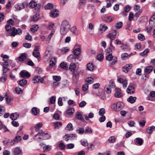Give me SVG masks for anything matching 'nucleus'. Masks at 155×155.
<instances>
[{
  "mask_svg": "<svg viewBox=\"0 0 155 155\" xmlns=\"http://www.w3.org/2000/svg\"><path fill=\"white\" fill-rule=\"evenodd\" d=\"M153 67L151 66H147L145 69V72L148 74H150L153 70Z\"/></svg>",
  "mask_w": 155,
  "mask_h": 155,
  "instance_id": "obj_20",
  "label": "nucleus"
},
{
  "mask_svg": "<svg viewBox=\"0 0 155 155\" xmlns=\"http://www.w3.org/2000/svg\"><path fill=\"white\" fill-rule=\"evenodd\" d=\"M55 100L56 97L55 96H52L50 98V103L51 104H54L55 103Z\"/></svg>",
  "mask_w": 155,
  "mask_h": 155,
  "instance_id": "obj_52",
  "label": "nucleus"
},
{
  "mask_svg": "<svg viewBox=\"0 0 155 155\" xmlns=\"http://www.w3.org/2000/svg\"><path fill=\"white\" fill-rule=\"evenodd\" d=\"M27 81L24 79H22L19 81V84L21 86L23 87L27 83Z\"/></svg>",
  "mask_w": 155,
  "mask_h": 155,
  "instance_id": "obj_26",
  "label": "nucleus"
},
{
  "mask_svg": "<svg viewBox=\"0 0 155 155\" xmlns=\"http://www.w3.org/2000/svg\"><path fill=\"white\" fill-rule=\"evenodd\" d=\"M78 48H76L74 51V54L70 55L68 58V60L71 62H76L78 63V61L81 60L79 55L81 52V45H76Z\"/></svg>",
  "mask_w": 155,
  "mask_h": 155,
  "instance_id": "obj_1",
  "label": "nucleus"
},
{
  "mask_svg": "<svg viewBox=\"0 0 155 155\" xmlns=\"http://www.w3.org/2000/svg\"><path fill=\"white\" fill-rule=\"evenodd\" d=\"M74 108H70L67 110V113L68 114L71 115L74 112Z\"/></svg>",
  "mask_w": 155,
  "mask_h": 155,
  "instance_id": "obj_45",
  "label": "nucleus"
},
{
  "mask_svg": "<svg viewBox=\"0 0 155 155\" xmlns=\"http://www.w3.org/2000/svg\"><path fill=\"white\" fill-rule=\"evenodd\" d=\"M76 66L74 63H71L70 64L69 69L71 71H74L76 69Z\"/></svg>",
  "mask_w": 155,
  "mask_h": 155,
  "instance_id": "obj_27",
  "label": "nucleus"
},
{
  "mask_svg": "<svg viewBox=\"0 0 155 155\" xmlns=\"http://www.w3.org/2000/svg\"><path fill=\"white\" fill-rule=\"evenodd\" d=\"M28 4L25 2H23L21 5H15V7L17 10H20L25 8H26Z\"/></svg>",
  "mask_w": 155,
  "mask_h": 155,
  "instance_id": "obj_7",
  "label": "nucleus"
},
{
  "mask_svg": "<svg viewBox=\"0 0 155 155\" xmlns=\"http://www.w3.org/2000/svg\"><path fill=\"white\" fill-rule=\"evenodd\" d=\"M21 140V137L19 136H16L14 139V141H15V143H18L20 142Z\"/></svg>",
  "mask_w": 155,
  "mask_h": 155,
  "instance_id": "obj_41",
  "label": "nucleus"
},
{
  "mask_svg": "<svg viewBox=\"0 0 155 155\" xmlns=\"http://www.w3.org/2000/svg\"><path fill=\"white\" fill-rule=\"evenodd\" d=\"M29 5L31 7L33 8L36 6L37 4L35 1H32L30 2Z\"/></svg>",
  "mask_w": 155,
  "mask_h": 155,
  "instance_id": "obj_56",
  "label": "nucleus"
},
{
  "mask_svg": "<svg viewBox=\"0 0 155 155\" xmlns=\"http://www.w3.org/2000/svg\"><path fill=\"white\" fill-rule=\"evenodd\" d=\"M132 64H127L123 67L122 71L127 73L128 71L129 70L132 68Z\"/></svg>",
  "mask_w": 155,
  "mask_h": 155,
  "instance_id": "obj_12",
  "label": "nucleus"
},
{
  "mask_svg": "<svg viewBox=\"0 0 155 155\" xmlns=\"http://www.w3.org/2000/svg\"><path fill=\"white\" fill-rule=\"evenodd\" d=\"M41 136L43 137V138L45 140L48 139L50 138L51 137V135L50 134H48V132L43 131L41 130L39 132L37 135L40 134Z\"/></svg>",
  "mask_w": 155,
  "mask_h": 155,
  "instance_id": "obj_4",
  "label": "nucleus"
},
{
  "mask_svg": "<svg viewBox=\"0 0 155 155\" xmlns=\"http://www.w3.org/2000/svg\"><path fill=\"white\" fill-rule=\"evenodd\" d=\"M54 126L56 128H58L62 126V123L60 122H57L54 124Z\"/></svg>",
  "mask_w": 155,
  "mask_h": 155,
  "instance_id": "obj_37",
  "label": "nucleus"
},
{
  "mask_svg": "<svg viewBox=\"0 0 155 155\" xmlns=\"http://www.w3.org/2000/svg\"><path fill=\"white\" fill-rule=\"evenodd\" d=\"M87 68L88 70L91 71L94 69V66L92 63H89L87 65Z\"/></svg>",
  "mask_w": 155,
  "mask_h": 155,
  "instance_id": "obj_31",
  "label": "nucleus"
},
{
  "mask_svg": "<svg viewBox=\"0 0 155 155\" xmlns=\"http://www.w3.org/2000/svg\"><path fill=\"white\" fill-rule=\"evenodd\" d=\"M38 27L37 25H34L32 26V27L30 29L33 32H34L38 30Z\"/></svg>",
  "mask_w": 155,
  "mask_h": 155,
  "instance_id": "obj_32",
  "label": "nucleus"
},
{
  "mask_svg": "<svg viewBox=\"0 0 155 155\" xmlns=\"http://www.w3.org/2000/svg\"><path fill=\"white\" fill-rule=\"evenodd\" d=\"M53 5L52 4L48 3L45 6L46 9H50L53 8Z\"/></svg>",
  "mask_w": 155,
  "mask_h": 155,
  "instance_id": "obj_43",
  "label": "nucleus"
},
{
  "mask_svg": "<svg viewBox=\"0 0 155 155\" xmlns=\"http://www.w3.org/2000/svg\"><path fill=\"white\" fill-rule=\"evenodd\" d=\"M5 28L6 31L8 32L12 30V27L8 24L6 25Z\"/></svg>",
  "mask_w": 155,
  "mask_h": 155,
  "instance_id": "obj_50",
  "label": "nucleus"
},
{
  "mask_svg": "<svg viewBox=\"0 0 155 155\" xmlns=\"http://www.w3.org/2000/svg\"><path fill=\"white\" fill-rule=\"evenodd\" d=\"M94 116V114L93 113L91 112L89 114L88 117L85 115H84V117L85 119L86 120H89V118H92Z\"/></svg>",
  "mask_w": 155,
  "mask_h": 155,
  "instance_id": "obj_29",
  "label": "nucleus"
},
{
  "mask_svg": "<svg viewBox=\"0 0 155 155\" xmlns=\"http://www.w3.org/2000/svg\"><path fill=\"white\" fill-rule=\"evenodd\" d=\"M8 60H5L4 59H3V61H4V62H3L2 64V66H3V67H7L8 66Z\"/></svg>",
  "mask_w": 155,
  "mask_h": 155,
  "instance_id": "obj_46",
  "label": "nucleus"
},
{
  "mask_svg": "<svg viewBox=\"0 0 155 155\" xmlns=\"http://www.w3.org/2000/svg\"><path fill=\"white\" fill-rule=\"evenodd\" d=\"M108 29L107 26L105 25L101 24L100 25L99 31L98 33V35H100L102 34L106 30Z\"/></svg>",
  "mask_w": 155,
  "mask_h": 155,
  "instance_id": "obj_6",
  "label": "nucleus"
},
{
  "mask_svg": "<svg viewBox=\"0 0 155 155\" xmlns=\"http://www.w3.org/2000/svg\"><path fill=\"white\" fill-rule=\"evenodd\" d=\"M138 38L141 41H143L145 39V37L143 35L141 34H139L138 35Z\"/></svg>",
  "mask_w": 155,
  "mask_h": 155,
  "instance_id": "obj_62",
  "label": "nucleus"
},
{
  "mask_svg": "<svg viewBox=\"0 0 155 155\" xmlns=\"http://www.w3.org/2000/svg\"><path fill=\"white\" fill-rule=\"evenodd\" d=\"M134 87L132 85H129L127 89V92L128 94H132L134 93L135 91Z\"/></svg>",
  "mask_w": 155,
  "mask_h": 155,
  "instance_id": "obj_14",
  "label": "nucleus"
},
{
  "mask_svg": "<svg viewBox=\"0 0 155 155\" xmlns=\"http://www.w3.org/2000/svg\"><path fill=\"white\" fill-rule=\"evenodd\" d=\"M76 117L81 121H84V119L83 117H82V115L79 112H78L76 114Z\"/></svg>",
  "mask_w": 155,
  "mask_h": 155,
  "instance_id": "obj_28",
  "label": "nucleus"
},
{
  "mask_svg": "<svg viewBox=\"0 0 155 155\" xmlns=\"http://www.w3.org/2000/svg\"><path fill=\"white\" fill-rule=\"evenodd\" d=\"M137 99L136 97H133L132 96H130L127 98V101L130 103H133L135 102Z\"/></svg>",
  "mask_w": 155,
  "mask_h": 155,
  "instance_id": "obj_22",
  "label": "nucleus"
},
{
  "mask_svg": "<svg viewBox=\"0 0 155 155\" xmlns=\"http://www.w3.org/2000/svg\"><path fill=\"white\" fill-rule=\"evenodd\" d=\"M41 136V134L39 135H37V134L34 136L33 138L35 140L37 141L38 142H40L39 140H41L42 139V138L40 137H37V136Z\"/></svg>",
  "mask_w": 155,
  "mask_h": 155,
  "instance_id": "obj_38",
  "label": "nucleus"
},
{
  "mask_svg": "<svg viewBox=\"0 0 155 155\" xmlns=\"http://www.w3.org/2000/svg\"><path fill=\"white\" fill-rule=\"evenodd\" d=\"M53 79L56 81H60L61 78L58 76H53Z\"/></svg>",
  "mask_w": 155,
  "mask_h": 155,
  "instance_id": "obj_53",
  "label": "nucleus"
},
{
  "mask_svg": "<svg viewBox=\"0 0 155 155\" xmlns=\"http://www.w3.org/2000/svg\"><path fill=\"white\" fill-rule=\"evenodd\" d=\"M135 141L136 143L140 146L143 143V140L142 139L140 138H137L135 139Z\"/></svg>",
  "mask_w": 155,
  "mask_h": 155,
  "instance_id": "obj_24",
  "label": "nucleus"
},
{
  "mask_svg": "<svg viewBox=\"0 0 155 155\" xmlns=\"http://www.w3.org/2000/svg\"><path fill=\"white\" fill-rule=\"evenodd\" d=\"M19 114L17 113H12L10 116V118L13 120H16L19 117Z\"/></svg>",
  "mask_w": 155,
  "mask_h": 155,
  "instance_id": "obj_16",
  "label": "nucleus"
},
{
  "mask_svg": "<svg viewBox=\"0 0 155 155\" xmlns=\"http://www.w3.org/2000/svg\"><path fill=\"white\" fill-rule=\"evenodd\" d=\"M155 22V14L153 15L149 21V24L153 25Z\"/></svg>",
  "mask_w": 155,
  "mask_h": 155,
  "instance_id": "obj_34",
  "label": "nucleus"
},
{
  "mask_svg": "<svg viewBox=\"0 0 155 155\" xmlns=\"http://www.w3.org/2000/svg\"><path fill=\"white\" fill-rule=\"evenodd\" d=\"M92 132V130L88 127H86L84 133L86 134H91Z\"/></svg>",
  "mask_w": 155,
  "mask_h": 155,
  "instance_id": "obj_36",
  "label": "nucleus"
},
{
  "mask_svg": "<svg viewBox=\"0 0 155 155\" xmlns=\"http://www.w3.org/2000/svg\"><path fill=\"white\" fill-rule=\"evenodd\" d=\"M72 81L74 83H76L78 81L79 77V72L74 71L73 72Z\"/></svg>",
  "mask_w": 155,
  "mask_h": 155,
  "instance_id": "obj_5",
  "label": "nucleus"
},
{
  "mask_svg": "<svg viewBox=\"0 0 155 155\" xmlns=\"http://www.w3.org/2000/svg\"><path fill=\"white\" fill-rule=\"evenodd\" d=\"M81 144L85 147L87 146L88 145V143L86 140H81Z\"/></svg>",
  "mask_w": 155,
  "mask_h": 155,
  "instance_id": "obj_64",
  "label": "nucleus"
},
{
  "mask_svg": "<svg viewBox=\"0 0 155 155\" xmlns=\"http://www.w3.org/2000/svg\"><path fill=\"white\" fill-rule=\"evenodd\" d=\"M39 15L38 13H36L31 18V21H36L38 20L39 18Z\"/></svg>",
  "mask_w": 155,
  "mask_h": 155,
  "instance_id": "obj_21",
  "label": "nucleus"
},
{
  "mask_svg": "<svg viewBox=\"0 0 155 155\" xmlns=\"http://www.w3.org/2000/svg\"><path fill=\"white\" fill-rule=\"evenodd\" d=\"M88 88V84H83L82 87V89L84 91H87Z\"/></svg>",
  "mask_w": 155,
  "mask_h": 155,
  "instance_id": "obj_47",
  "label": "nucleus"
},
{
  "mask_svg": "<svg viewBox=\"0 0 155 155\" xmlns=\"http://www.w3.org/2000/svg\"><path fill=\"white\" fill-rule=\"evenodd\" d=\"M117 81L119 83L122 84L124 88H126L127 84V80H124L121 78H118L117 79Z\"/></svg>",
  "mask_w": 155,
  "mask_h": 155,
  "instance_id": "obj_8",
  "label": "nucleus"
},
{
  "mask_svg": "<svg viewBox=\"0 0 155 155\" xmlns=\"http://www.w3.org/2000/svg\"><path fill=\"white\" fill-rule=\"evenodd\" d=\"M109 142L110 143H114L115 141V138L114 136L110 137L108 140Z\"/></svg>",
  "mask_w": 155,
  "mask_h": 155,
  "instance_id": "obj_60",
  "label": "nucleus"
},
{
  "mask_svg": "<svg viewBox=\"0 0 155 155\" xmlns=\"http://www.w3.org/2000/svg\"><path fill=\"white\" fill-rule=\"evenodd\" d=\"M20 74L23 78L25 77L28 78L30 76V74L28 71L24 70L21 71L20 72Z\"/></svg>",
  "mask_w": 155,
  "mask_h": 155,
  "instance_id": "obj_11",
  "label": "nucleus"
},
{
  "mask_svg": "<svg viewBox=\"0 0 155 155\" xmlns=\"http://www.w3.org/2000/svg\"><path fill=\"white\" fill-rule=\"evenodd\" d=\"M26 58V54L23 53L19 57V61H23Z\"/></svg>",
  "mask_w": 155,
  "mask_h": 155,
  "instance_id": "obj_30",
  "label": "nucleus"
},
{
  "mask_svg": "<svg viewBox=\"0 0 155 155\" xmlns=\"http://www.w3.org/2000/svg\"><path fill=\"white\" fill-rule=\"evenodd\" d=\"M153 131H155V126H154L149 127L146 130L148 134H151Z\"/></svg>",
  "mask_w": 155,
  "mask_h": 155,
  "instance_id": "obj_18",
  "label": "nucleus"
},
{
  "mask_svg": "<svg viewBox=\"0 0 155 155\" xmlns=\"http://www.w3.org/2000/svg\"><path fill=\"white\" fill-rule=\"evenodd\" d=\"M40 76H36L33 79L34 83H38L40 80Z\"/></svg>",
  "mask_w": 155,
  "mask_h": 155,
  "instance_id": "obj_35",
  "label": "nucleus"
},
{
  "mask_svg": "<svg viewBox=\"0 0 155 155\" xmlns=\"http://www.w3.org/2000/svg\"><path fill=\"white\" fill-rule=\"evenodd\" d=\"M94 79L91 77H89L87 78L86 79V81L88 84H91L93 83Z\"/></svg>",
  "mask_w": 155,
  "mask_h": 155,
  "instance_id": "obj_40",
  "label": "nucleus"
},
{
  "mask_svg": "<svg viewBox=\"0 0 155 155\" xmlns=\"http://www.w3.org/2000/svg\"><path fill=\"white\" fill-rule=\"evenodd\" d=\"M106 59L107 61H111L110 64L111 65H114L117 62V58L116 57L113 56L112 54H109L106 57Z\"/></svg>",
  "mask_w": 155,
  "mask_h": 155,
  "instance_id": "obj_3",
  "label": "nucleus"
},
{
  "mask_svg": "<svg viewBox=\"0 0 155 155\" xmlns=\"http://www.w3.org/2000/svg\"><path fill=\"white\" fill-rule=\"evenodd\" d=\"M77 29L76 27H73L71 30V31L75 35H78V33L77 31Z\"/></svg>",
  "mask_w": 155,
  "mask_h": 155,
  "instance_id": "obj_51",
  "label": "nucleus"
},
{
  "mask_svg": "<svg viewBox=\"0 0 155 155\" xmlns=\"http://www.w3.org/2000/svg\"><path fill=\"white\" fill-rule=\"evenodd\" d=\"M103 20L106 22H110L114 19V18L112 16H104L102 17Z\"/></svg>",
  "mask_w": 155,
  "mask_h": 155,
  "instance_id": "obj_10",
  "label": "nucleus"
},
{
  "mask_svg": "<svg viewBox=\"0 0 155 155\" xmlns=\"http://www.w3.org/2000/svg\"><path fill=\"white\" fill-rule=\"evenodd\" d=\"M116 34H113L111 33H110L107 35V37L110 39V40H111V41H112L113 40L116 38Z\"/></svg>",
  "mask_w": 155,
  "mask_h": 155,
  "instance_id": "obj_19",
  "label": "nucleus"
},
{
  "mask_svg": "<svg viewBox=\"0 0 155 155\" xmlns=\"http://www.w3.org/2000/svg\"><path fill=\"white\" fill-rule=\"evenodd\" d=\"M32 54L35 57L38 58V59L39 60L38 58L40 56V54L39 52H35V51H34L33 52Z\"/></svg>",
  "mask_w": 155,
  "mask_h": 155,
  "instance_id": "obj_42",
  "label": "nucleus"
},
{
  "mask_svg": "<svg viewBox=\"0 0 155 155\" xmlns=\"http://www.w3.org/2000/svg\"><path fill=\"white\" fill-rule=\"evenodd\" d=\"M32 112L35 115L37 114L38 111L37 108L36 107H34L32 109Z\"/></svg>",
  "mask_w": 155,
  "mask_h": 155,
  "instance_id": "obj_55",
  "label": "nucleus"
},
{
  "mask_svg": "<svg viewBox=\"0 0 155 155\" xmlns=\"http://www.w3.org/2000/svg\"><path fill=\"white\" fill-rule=\"evenodd\" d=\"M21 152V150L19 147H16L14 149L13 153L14 155H18Z\"/></svg>",
  "mask_w": 155,
  "mask_h": 155,
  "instance_id": "obj_15",
  "label": "nucleus"
},
{
  "mask_svg": "<svg viewBox=\"0 0 155 155\" xmlns=\"http://www.w3.org/2000/svg\"><path fill=\"white\" fill-rule=\"evenodd\" d=\"M87 104L86 102L84 101H83L79 104V107H83L85 106Z\"/></svg>",
  "mask_w": 155,
  "mask_h": 155,
  "instance_id": "obj_61",
  "label": "nucleus"
},
{
  "mask_svg": "<svg viewBox=\"0 0 155 155\" xmlns=\"http://www.w3.org/2000/svg\"><path fill=\"white\" fill-rule=\"evenodd\" d=\"M116 103L113 104L111 106V108L113 110L116 111H118Z\"/></svg>",
  "mask_w": 155,
  "mask_h": 155,
  "instance_id": "obj_63",
  "label": "nucleus"
},
{
  "mask_svg": "<svg viewBox=\"0 0 155 155\" xmlns=\"http://www.w3.org/2000/svg\"><path fill=\"white\" fill-rule=\"evenodd\" d=\"M55 32V30L54 29H52L51 30V32L50 34L48 35L47 38V41H48V42L50 41V40L51 39L52 36L54 35V33Z\"/></svg>",
  "mask_w": 155,
  "mask_h": 155,
  "instance_id": "obj_33",
  "label": "nucleus"
},
{
  "mask_svg": "<svg viewBox=\"0 0 155 155\" xmlns=\"http://www.w3.org/2000/svg\"><path fill=\"white\" fill-rule=\"evenodd\" d=\"M149 51V49L148 48L146 49L144 51L140 54V55L142 56H143L147 54Z\"/></svg>",
  "mask_w": 155,
  "mask_h": 155,
  "instance_id": "obj_59",
  "label": "nucleus"
},
{
  "mask_svg": "<svg viewBox=\"0 0 155 155\" xmlns=\"http://www.w3.org/2000/svg\"><path fill=\"white\" fill-rule=\"evenodd\" d=\"M97 58L98 60L101 61L103 59L104 56L102 54H99L97 55Z\"/></svg>",
  "mask_w": 155,
  "mask_h": 155,
  "instance_id": "obj_44",
  "label": "nucleus"
},
{
  "mask_svg": "<svg viewBox=\"0 0 155 155\" xmlns=\"http://www.w3.org/2000/svg\"><path fill=\"white\" fill-rule=\"evenodd\" d=\"M15 91L16 93L18 94H20L22 92V90L19 87H16L15 88Z\"/></svg>",
  "mask_w": 155,
  "mask_h": 155,
  "instance_id": "obj_57",
  "label": "nucleus"
},
{
  "mask_svg": "<svg viewBox=\"0 0 155 155\" xmlns=\"http://www.w3.org/2000/svg\"><path fill=\"white\" fill-rule=\"evenodd\" d=\"M43 148L44 152H48L51 149V146L49 145H47L43 147Z\"/></svg>",
  "mask_w": 155,
  "mask_h": 155,
  "instance_id": "obj_25",
  "label": "nucleus"
},
{
  "mask_svg": "<svg viewBox=\"0 0 155 155\" xmlns=\"http://www.w3.org/2000/svg\"><path fill=\"white\" fill-rule=\"evenodd\" d=\"M116 104L118 111H120L124 107V104L122 102H119L116 103Z\"/></svg>",
  "mask_w": 155,
  "mask_h": 155,
  "instance_id": "obj_17",
  "label": "nucleus"
},
{
  "mask_svg": "<svg viewBox=\"0 0 155 155\" xmlns=\"http://www.w3.org/2000/svg\"><path fill=\"white\" fill-rule=\"evenodd\" d=\"M70 28V25L68 21H63L61 26V33L62 35H65L69 31Z\"/></svg>",
  "mask_w": 155,
  "mask_h": 155,
  "instance_id": "obj_2",
  "label": "nucleus"
},
{
  "mask_svg": "<svg viewBox=\"0 0 155 155\" xmlns=\"http://www.w3.org/2000/svg\"><path fill=\"white\" fill-rule=\"evenodd\" d=\"M66 128L67 129V130H73V128L72 124L71 123H69L67 125Z\"/></svg>",
  "mask_w": 155,
  "mask_h": 155,
  "instance_id": "obj_54",
  "label": "nucleus"
},
{
  "mask_svg": "<svg viewBox=\"0 0 155 155\" xmlns=\"http://www.w3.org/2000/svg\"><path fill=\"white\" fill-rule=\"evenodd\" d=\"M42 124L41 122H39L35 126V130L36 131L39 130L40 128L42 127Z\"/></svg>",
  "mask_w": 155,
  "mask_h": 155,
  "instance_id": "obj_23",
  "label": "nucleus"
},
{
  "mask_svg": "<svg viewBox=\"0 0 155 155\" xmlns=\"http://www.w3.org/2000/svg\"><path fill=\"white\" fill-rule=\"evenodd\" d=\"M115 96L117 98H120L123 96L121 92V90L119 88H116Z\"/></svg>",
  "mask_w": 155,
  "mask_h": 155,
  "instance_id": "obj_9",
  "label": "nucleus"
},
{
  "mask_svg": "<svg viewBox=\"0 0 155 155\" xmlns=\"http://www.w3.org/2000/svg\"><path fill=\"white\" fill-rule=\"evenodd\" d=\"M120 46L121 48L123 50L127 49L128 48L129 46L127 44H124L122 43Z\"/></svg>",
  "mask_w": 155,
  "mask_h": 155,
  "instance_id": "obj_48",
  "label": "nucleus"
},
{
  "mask_svg": "<svg viewBox=\"0 0 155 155\" xmlns=\"http://www.w3.org/2000/svg\"><path fill=\"white\" fill-rule=\"evenodd\" d=\"M109 87L112 88L115 87V84L113 80H111L110 81Z\"/></svg>",
  "mask_w": 155,
  "mask_h": 155,
  "instance_id": "obj_58",
  "label": "nucleus"
},
{
  "mask_svg": "<svg viewBox=\"0 0 155 155\" xmlns=\"http://www.w3.org/2000/svg\"><path fill=\"white\" fill-rule=\"evenodd\" d=\"M122 22H119L116 24V25H115V27L117 29H120L122 27Z\"/></svg>",
  "mask_w": 155,
  "mask_h": 155,
  "instance_id": "obj_39",
  "label": "nucleus"
},
{
  "mask_svg": "<svg viewBox=\"0 0 155 155\" xmlns=\"http://www.w3.org/2000/svg\"><path fill=\"white\" fill-rule=\"evenodd\" d=\"M105 113V109L104 108H102L100 109L99 112V115H103Z\"/></svg>",
  "mask_w": 155,
  "mask_h": 155,
  "instance_id": "obj_49",
  "label": "nucleus"
},
{
  "mask_svg": "<svg viewBox=\"0 0 155 155\" xmlns=\"http://www.w3.org/2000/svg\"><path fill=\"white\" fill-rule=\"evenodd\" d=\"M50 16L53 18H55L58 16V13L57 10L54 9L51 11L50 13Z\"/></svg>",
  "mask_w": 155,
  "mask_h": 155,
  "instance_id": "obj_13",
  "label": "nucleus"
}]
</instances>
